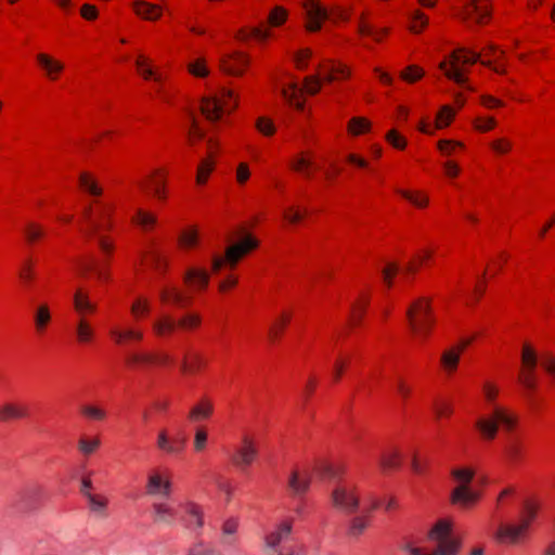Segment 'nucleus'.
I'll list each match as a JSON object with an SVG mask.
<instances>
[{
  "label": "nucleus",
  "instance_id": "nucleus-1",
  "mask_svg": "<svg viewBox=\"0 0 555 555\" xmlns=\"http://www.w3.org/2000/svg\"><path fill=\"white\" fill-rule=\"evenodd\" d=\"M350 76L351 69L348 65L336 60L324 59L318 64L317 74L305 78L302 88L291 76L282 79L279 82V88L282 98L289 106L302 111L305 107L304 92L314 95L321 90L322 82L331 83L348 79Z\"/></svg>",
  "mask_w": 555,
  "mask_h": 555
},
{
  "label": "nucleus",
  "instance_id": "nucleus-2",
  "mask_svg": "<svg viewBox=\"0 0 555 555\" xmlns=\"http://www.w3.org/2000/svg\"><path fill=\"white\" fill-rule=\"evenodd\" d=\"M504 56L505 51L493 44H489L480 53L465 48H457L448 54L439 63L438 67L448 79L453 80L460 86H466L467 70L478 61L496 74H506V66L502 61Z\"/></svg>",
  "mask_w": 555,
  "mask_h": 555
},
{
  "label": "nucleus",
  "instance_id": "nucleus-3",
  "mask_svg": "<svg viewBox=\"0 0 555 555\" xmlns=\"http://www.w3.org/2000/svg\"><path fill=\"white\" fill-rule=\"evenodd\" d=\"M483 401L490 408V414L478 417L475 421V428L480 438L485 441H493L499 434L500 427L504 433H513L519 428L520 416L509 406L498 402L501 387L493 380H486L481 386Z\"/></svg>",
  "mask_w": 555,
  "mask_h": 555
},
{
  "label": "nucleus",
  "instance_id": "nucleus-4",
  "mask_svg": "<svg viewBox=\"0 0 555 555\" xmlns=\"http://www.w3.org/2000/svg\"><path fill=\"white\" fill-rule=\"evenodd\" d=\"M259 246V240L251 233H246L238 241L225 247L224 253L211 255L212 274H225L218 282V292L227 294L233 291L238 284V276L234 273L238 263Z\"/></svg>",
  "mask_w": 555,
  "mask_h": 555
},
{
  "label": "nucleus",
  "instance_id": "nucleus-5",
  "mask_svg": "<svg viewBox=\"0 0 555 555\" xmlns=\"http://www.w3.org/2000/svg\"><path fill=\"white\" fill-rule=\"evenodd\" d=\"M116 209L117 206L113 201L95 199L83 209L81 215L80 232L95 236L101 251L107 257L114 251V243L107 233L114 228Z\"/></svg>",
  "mask_w": 555,
  "mask_h": 555
},
{
  "label": "nucleus",
  "instance_id": "nucleus-6",
  "mask_svg": "<svg viewBox=\"0 0 555 555\" xmlns=\"http://www.w3.org/2000/svg\"><path fill=\"white\" fill-rule=\"evenodd\" d=\"M454 483L450 492V502L460 509H473L482 499V491L473 488L472 482L476 476V469L472 466H455L450 472Z\"/></svg>",
  "mask_w": 555,
  "mask_h": 555
},
{
  "label": "nucleus",
  "instance_id": "nucleus-7",
  "mask_svg": "<svg viewBox=\"0 0 555 555\" xmlns=\"http://www.w3.org/2000/svg\"><path fill=\"white\" fill-rule=\"evenodd\" d=\"M238 107V95L229 88L211 89L202 99L201 109L210 121H219Z\"/></svg>",
  "mask_w": 555,
  "mask_h": 555
},
{
  "label": "nucleus",
  "instance_id": "nucleus-8",
  "mask_svg": "<svg viewBox=\"0 0 555 555\" xmlns=\"http://www.w3.org/2000/svg\"><path fill=\"white\" fill-rule=\"evenodd\" d=\"M410 331L416 339H426L436 324L431 308V299L420 297L415 299L406 311Z\"/></svg>",
  "mask_w": 555,
  "mask_h": 555
},
{
  "label": "nucleus",
  "instance_id": "nucleus-9",
  "mask_svg": "<svg viewBox=\"0 0 555 555\" xmlns=\"http://www.w3.org/2000/svg\"><path fill=\"white\" fill-rule=\"evenodd\" d=\"M454 521L451 518L438 519L428 531V539L436 544V555H457L460 541L453 531Z\"/></svg>",
  "mask_w": 555,
  "mask_h": 555
},
{
  "label": "nucleus",
  "instance_id": "nucleus-10",
  "mask_svg": "<svg viewBox=\"0 0 555 555\" xmlns=\"http://www.w3.org/2000/svg\"><path fill=\"white\" fill-rule=\"evenodd\" d=\"M332 506L346 514H353L360 507V487L352 482L337 483L331 494Z\"/></svg>",
  "mask_w": 555,
  "mask_h": 555
},
{
  "label": "nucleus",
  "instance_id": "nucleus-11",
  "mask_svg": "<svg viewBox=\"0 0 555 555\" xmlns=\"http://www.w3.org/2000/svg\"><path fill=\"white\" fill-rule=\"evenodd\" d=\"M172 472L166 466H155L147 470L145 479V493L151 496L168 498L173 491Z\"/></svg>",
  "mask_w": 555,
  "mask_h": 555
},
{
  "label": "nucleus",
  "instance_id": "nucleus-12",
  "mask_svg": "<svg viewBox=\"0 0 555 555\" xmlns=\"http://www.w3.org/2000/svg\"><path fill=\"white\" fill-rule=\"evenodd\" d=\"M539 359L535 347L526 341L521 347V365L518 374L519 383L527 389H533L537 385V370Z\"/></svg>",
  "mask_w": 555,
  "mask_h": 555
},
{
  "label": "nucleus",
  "instance_id": "nucleus-13",
  "mask_svg": "<svg viewBox=\"0 0 555 555\" xmlns=\"http://www.w3.org/2000/svg\"><path fill=\"white\" fill-rule=\"evenodd\" d=\"M167 177V168L155 167L139 182V188L156 201L166 202L168 198Z\"/></svg>",
  "mask_w": 555,
  "mask_h": 555
},
{
  "label": "nucleus",
  "instance_id": "nucleus-14",
  "mask_svg": "<svg viewBox=\"0 0 555 555\" xmlns=\"http://www.w3.org/2000/svg\"><path fill=\"white\" fill-rule=\"evenodd\" d=\"M35 63L41 75L50 82L59 81L66 70L63 60L46 51L36 53Z\"/></svg>",
  "mask_w": 555,
  "mask_h": 555
},
{
  "label": "nucleus",
  "instance_id": "nucleus-15",
  "mask_svg": "<svg viewBox=\"0 0 555 555\" xmlns=\"http://www.w3.org/2000/svg\"><path fill=\"white\" fill-rule=\"evenodd\" d=\"M250 66V56L244 51H230L219 59L220 70L232 77H242Z\"/></svg>",
  "mask_w": 555,
  "mask_h": 555
},
{
  "label": "nucleus",
  "instance_id": "nucleus-16",
  "mask_svg": "<svg viewBox=\"0 0 555 555\" xmlns=\"http://www.w3.org/2000/svg\"><path fill=\"white\" fill-rule=\"evenodd\" d=\"M469 340H464L443 349L439 356V369L446 377H453L461 363V358Z\"/></svg>",
  "mask_w": 555,
  "mask_h": 555
},
{
  "label": "nucleus",
  "instance_id": "nucleus-17",
  "mask_svg": "<svg viewBox=\"0 0 555 555\" xmlns=\"http://www.w3.org/2000/svg\"><path fill=\"white\" fill-rule=\"evenodd\" d=\"M305 13V29L309 33H318L324 22L330 17L326 8L319 0H302Z\"/></svg>",
  "mask_w": 555,
  "mask_h": 555
},
{
  "label": "nucleus",
  "instance_id": "nucleus-18",
  "mask_svg": "<svg viewBox=\"0 0 555 555\" xmlns=\"http://www.w3.org/2000/svg\"><path fill=\"white\" fill-rule=\"evenodd\" d=\"M258 457V447L256 440L249 436H243L240 446L231 456L233 466L241 470H245L254 464Z\"/></svg>",
  "mask_w": 555,
  "mask_h": 555
},
{
  "label": "nucleus",
  "instance_id": "nucleus-19",
  "mask_svg": "<svg viewBox=\"0 0 555 555\" xmlns=\"http://www.w3.org/2000/svg\"><path fill=\"white\" fill-rule=\"evenodd\" d=\"M179 520L193 530H198L204 526V508L191 499L181 500L178 503Z\"/></svg>",
  "mask_w": 555,
  "mask_h": 555
},
{
  "label": "nucleus",
  "instance_id": "nucleus-20",
  "mask_svg": "<svg viewBox=\"0 0 555 555\" xmlns=\"http://www.w3.org/2000/svg\"><path fill=\"white\" fill-rule=\"evenodd\" d=\"M211 274V269L208 270L205 266L193 264L184 271L183 282L191 291L202 293L208 288Z\"/></svg>",
  "mask_w": 555,
  "mask_h": 555
},
{
  "label": "nucleus",
  "instance_id": "nucleus-21",
  "mask_svg": "<svg viewBox=\"0 0 555 555\" xmlns=\"http://www.w3.org/2000/svg\"><path fill=\"white\" fill-rule=\"evenodd\" d=\"M72 302L76 319H90L99 309L98 302L91 299L89 291L83 287L76 288Z\"/></svg>",
  "mask_w": 555,
  "mask_h": 555
},
{
  "label": "nucleus",
  "instance_id": "nucleus-22",
  "mask_svg": "<svg viewBox=\"0 0 555 555\" xmlns=\"http://www.w3.org/2000/svg\"><path fill=\"white\" fill-rule=\"evenodd\" d=\"M528 531L519 522H501L494 533L499 543L515 545L525 540Z\"/></svg>",
  "mask_w": 555,
  "mask_h": 555
},
{
  "label": "nucleus",
  "instance_id": "nucleus-23",
  "mask_svg": "<svg viewBox=\"0 0 555 555\" xmlns=\"http://www.w3.org/2000/svg\"><path fill=\"white\" fill-rule=\"evenodd\" d=\"M461 16L464 20L474 21L478 24H486L491 16L489 0H469L464 5Z\"/></svg>",
  "mask_w": 555,
  "mask_h": 555
},
{
  "label": "nucleus",
  "instance_id": "nucleus-24",
  "mask_svg": "<svg viewBox=\"0 0 555 555\" xmlns=\"http://www.w3.org/2000/svg\"><path fill=\"white\" fill-rule=\"evenodd\" d=\"M151 515L155 524L172 526L179 520L178 505L169 501H157L151 506Z\"/></svg>",
  "mask_w": 555,
  "mask_h": 555
},
{
  "label": "nucleus",
  "instance_id": "nucleus-25",
  "mask_svg": "<svg viewBox=\"0 0 555 555\" xmlns=\"http://www.w3.org/2000/svg\"><path fill=\"white\" fill-rule=\"evenodd\" d=\"M108 335L116 345L139 343L144 338L143 331L132 325L121 326L113 324L109 327Z\"/></svg>",
  "mask_w": 555,
  "mask_h": 555
},
{
  "label": "nucleus",
  "instance_id": "nucleus-26",
  "mask_svg": "<svg viewBox=\"0 0 555 555\" xmlns=\"http://www.w3.org/2000/svg\"><path fill=\"white\" fill-rule=\"evenodd\" d=\"M293 518H285L278 522L264 535L266 546L275 548L282 543L286 542L293 530Z\"/></svg>",
  "mask_w": 555,
  "mask_h": 555
},
{
  "label": "nucleus",
  "instance_id": "nucleus-27",
  "mask_svg": "<svg viewBox=\"0 0 555 555\" xmlns=\"http://www.w3.org/2000/svg\"><path fill=\"white\" fill-rule=\"evenodd\" d=\"M215 413V401L209 396L201 397L190 409L188 420L191 423L208 421Z\"/></svg>",
  "mask_w": 555,
  "mask_h": 555
},
{
  "label": "nucleus",
  "instance_id": "nucleus-28",
  "mask_svg": "<svg viewBox=\"0 0 555 555\" xmlns=\"http://www.w3.org/2000/svg\"><path fill=\"white\" fill-rule=\"evenodd\" d=\"M202 233L197 224H189L181 229L177 237V245L181 250L192 251L199 248Z\"/></svg>",
  "mask_w": 555,
  "mask_h": 555
},
{
  "label": "nucleus",
  "instance_id": "nucleus-29",
  "mask_svg": "<svg viewBox=\"0 0 555 555\" xmlns=\"http://www.w3.org/2000/svg\"><path fill=\"white\" fill-rule=\"evenodd\" d=\"M289 167L302 177L311 178L315 170L314 153L312 151H300L296 153L289 162Z\"/></svg>",
  "mask_w": 555,
  "mask_h": 555
},
{
  "label": "nucleus",
  "instance_id": "nucleus-30",
  "mask_svg": "<svg viewBox=\"0 0 555 555\" xmlns=\"http://www.w3.org/2000/svg\"><path fill=\"white\" fill-rule=\"evenodd\" d=\"M77 184L80 192L93 198H99L104 193V189L99 177L92 171H81L78 176Z\"/></svg>",
  "mask_w": 555,
  "mask_h": 555
},
{
  "label": "nucleus",
  "instance_id": "nucleus-31",
  "mask_svg": "<svg viewBox=\"0 0 555 555\" xmlns=\"http://www.w3.org/2000/svg\"><path fill=\"white\" fill-rule=\"evenodd\" d=\"M310 482V470L307 467H296L288 477L287 486L295 495H301L308 491Z\"/></svg>",
  "mask_w": 555,
  "mask_h": 555
},
{
  "label": "nucleus",
  "instance_id": "nucleus-32",
  "mask_svg": "<svg viewBox=\"0 0 555 555\" xmlns=\"http://www.w3.org/2000/svg\"><path fill=\"white\" fill-rule=\"evenodd\" d=\"M53 320L52 310L47 302H39L33 310L34 330L37 335H44Z\"/></svg>",
  "mask_w": 555,
  "mask_h": 555
},
{
  "label": "nucleus",
  "instance_id": "nucleus-33",
  "mask_svg": "<svg viewBox=\"0 0 555 555\" xmlns=\"http://www.w3.org/2000/svg\"><path fill=\"white\" fill-rule=\"evenodd\" d=\"M131 9L135 16L146 22H157L163 16V7L146 0H133Z\"/></svg>",
  "mask_w": 555,
  "mask_h": 555
},
{
  "label": "nucleus",
  "instance_id": "nucleus-34",
  "mask_svg": "<svg viewBox=\"0 0 555 555\" xmlns=\"http://www.w3.org/2000/svg\"><path fill=\"white\" fill-rule=\"evenodd\" d=\"M86 505L89 513L98 518H106L109 514V498L103 492L89 493Z\"/></svg>",
  "mask_w": 555,
  "mask_h": 555
},
{
  "label": "nucleus",
  "instance_id": "nucleus-35",
  "mask_svg": "<svg viewBox=\"0 0 555 555\" xmlns=\"http://www.w3.org/2000/svg\"><path fill=\"white\" fill-rule=\"evenodd\" d=\"M506 433L508 436L504 441L503 446V454L507 463L515 464L522 457L524 454V443L519 436L515 433Z\"/></svg>",
  "mask_w": 555,
  "mask_h": 555
},
{
  "label": "nucleus",
  "instance_id": "nucleus-36",
  "mask_svg": "<svg viewBox=\"0 0 555 555\" xmlns=\"http://www.w3.org/2000/svg\"><path fill=\"white\" fill-rule=\"evenodd\" d=\"M151 328L156 337L167 338L178 328V321L172 315L163 313L152 321Z\"/></svg>",
  "mask_w": 555,
  "mask_h": 555
},
{
  "label": "nucleus",
  "instance_id": "nucleus-37",
  "mask_svg": "<svg viewBox=\"0 0 555 555\" xmlns=\"http://www.w3.org/2000/svg\"><path fill=\"white\" fill-rule=\"evenodd\" d=\"M541 502L539 499L530 496L524 500L518 522L529 532L530 527L537 519Z\"/></svg>",
  "mask_w": 555,
  "mask_h": 555
},
{
  "label": "nucleus",
  "instance_id": "nucleus-38",
  "mask_svg": "<svg viewBox=\"0 0 555 555\" xmlns=\"http://www.w3.org/2000/svg\"><path fill=\"white\" fill-rule=\"evenodd\" d=\"M397 194L405 199L416 209H426L429 207L430 197L427 191L422 189H398Z\"/></svg>",
  "mask_w": 555,
  "mask_h": 555
},
{
  "label": "nucleus",
  "instance_id": "nucleus-39",
  "mask_svg": "<svg viewBox=\"0 0 555 555\" xmlns=\"http://www.w3.org/2000/svg\"><path fill=\"white\" fill-rule=\"evenodd\" d=\"M135 68L143 80L160 81V77L156 75V73H159L160 70L155 65L153 59L149 55L144 53H138L135 57Z\"/></svg>",
  "mask_w": 555,
  "mask_h": 555
},
{
  "label": "nucleus",
  "instance_id": "nucleus-40",
  "mask_svg": "<svg viewBox=\"0 0 555 555\" xmlns=\"http://www.w3.org/2000/svg\"><path fill=\"white\" fill-rule=\"evenodd\" d=\"M403 462V454L399 447L390 446L386 448L379 459V465L383 470L390 472L397 470L401 467Z\"/></svg>",
  "mask_w": 555,
  "mask_h": 555
},
{
  "label": "nucleus",
  "instance_id": "nucleus-41",
  "mask_svg": "<svg viewBox=\"0 0 555 555\" xmlns=\"http://www.w3.org/2000/svg\"><path fill=\"white\" fill-rule=\"evenodd\" d=\"M208 365L207 359L198 352H192L184 356L181 363V371L188 375H196L206 370Z\"/></svg>",
  "mask_w": 555,
  "mask_h": 555
},
{
  "label": "nucleus",
  "instance_id": "nucleus-42",
  "mask_svg": "<svg viewBox=\"0 0 555 555\" xmlns=\"http://www.w3.org/2000/svg\"><path fill=\"white\" fill-rule=\"evenodd\" d=\"M74 331L78 344L89 345L95 338V330L90 319H75Z\"/></svg>",
  "mask_w": 555,
  "mask_h": 555
},
{
  "label": "nucleus",
  "instance_id": "nucleus-43",
  "mask_svg": "<svg viewBox=\"0 0 555 555\" xmlns=\"http://www.w3.org/2000/svg\"><path fill=\"white\" fill-rule=\"evenodd\" d=\"M159 300L164 305L184 307L188 305L186 297L176 285H164L159 289Z\"/></svg>",
  "mask_w": 555,
  "mask_h": 555
},
{
  "label": "nucleus",
  "instance_id": "nucleus-44",
  "mask_svg": "<svg viewBox=\"0 0 555 555\" xmlns=\"http://www.w3.org/2000/svg\"><path fill=\"white\" fill-rule=\"evenodd\" d=\"M29 416V409L26 404L9 402L0 406V422L23 420Z\"/></svg>",
  "mask_w": 555,
  "mask_h": 555
},
{
  "label": "nucleus",
  "instance_id": "nucleus-45",
  "mask_svg": "<svg viewBox=\"0 0 555 555\" xmlns=\"http://www.w3.org/2000/svg\"><path fill=\"white\" fill-rule=\"evenodd\" d=\"M156 447L165 454H178L183 450V442L172 439L167 429H160L156 438Z\"/></svg>",
  "mask_w": 555,
  "mask_h": 555
},
{
  "label": "nucleus",
  "instance_id": "nucleus-46",
  "mask_svg": "<svg viewBox=\"0 0 555 555\" xmlns=\"http://www.w3.org/2000/svg\"><path fill=\"white\" fill-rule=\"evenodd\" d=\"M152 311L151 299L142 294L135 295L130 305V313L135 321L144 320Z\"/></svg>",
  "mask_w": 555,
  "mask_h": 555
},
{
  "label": "nucleus",
  "instance_id": "nucleus-47",
  "mask_svg": "<svg viewBox=\"0 0 555 555\" xmlns=\"http://www.w3.org/2000/svg\"><path fill=\"white\" fill-rule=\"evenodd\" d=\"M437 151L444 159H453L466 149L464 142L453 139H440L436 143Z\"/></svg>",
  "mask_w": 555,
  "mask_h": 555
},
{
  "label": "nucleus",
  "instance_id": "nucleus-48",
  "mask_svg": "<svg viewBox=\"0 0 555 555\" xmlns=\"http://www.w3.org/2000/svg\"><path fill=\"white\" fill-rule=\"evenodd\" d=\"M188 73L198 79H205L210 75V67L208 65V60L204 55H197L192 57L186 63Z\"/></svg>",
  "mask_w": 555,
  "mask_h": 555
},
{
  "label": "nucleus",
  "instance_id": "nucleus-49",
  "mask_svg": "<svg viewBox=\"0 0 555 555\" xmlns=\"http://www.w3.org/2000/svg\"><path fill=\"white\" fill-rule=\"evenodd\" d=\"M371 302V291L361 289L351 306V318L354 322H360Z\"/></svg>",
  "mask_w": 555,
  "mask_h": 555
},
{
  "label": "nucleus",
  "instance_id": "nucleus-50",
  "mask_svg": "<svg viewBox=\"0 0 555 555\" xmlns=\"http://www.w3.org/2000/svg\"><path fill=\"white\" fill-rule=\"evenodd\" d=\"M347 133L352 137H360L367 134L372 131L373 124L370 119L363 116L351 117L347 122Z\"/></svg>",
  "mask_w": 555,
  "mask_h": 555
},
{
  "label": "nucleus",
  "instance_id": "nucleus-51",
  "mask_svg": "<svg viewBox=\"0 0 555 555\" xmlns=\"http://www.w3.org/2000/svg\"><path fill=\"white\" fill-rule=\"evenodd\" d=\"M282 217L289 225H297L306 219L307 209L298 204H291L284 207Z\"/></svg>",
  "mask_w": 555,
  "mask_h": 555
},
{
  "label": "nucleus",
  "instance_id": "nucleus-52",
  "mask_svg": "<svg viewBox=\"0 0 555 555\" xmlns=\"http://www.w3.org/2000/svg\"><path fill=\"white\" fill-rule=\"evenodd\" d=\"M77 271L81 276H88L90 273H93L95 279L101 282L105 283L109 280V272L106 268L89 263L87 261H81L78 267Z\"/></svg>",
  "mask_w": 555,
  "mask_h": 555
},
{
  "label": "nucleus",
  "instance_id": "nucleus-53",
  "mask_svg": "<svg viewBox=\"0 0 555 555\" xmlns=\"http://www.w3.org/2000/svg\"><path fill=\"white\" fill-rule=\"evenodd\" d=\"M131 221L143 231H151L156 225L157 218L155 214L143 208H138L132 216Z\"/></svg>",
  "mask_w": 555,
  "mask_h": 555
},
{
  "label": "nucleus",
  "instance_id": "nucleus-54",
  "mask_svg": "<svg viewBox=\"0 0 555 555\" xmlns=\"http://www.w3.org/2000/svg\"><path fill=\"white\" fill-rule=\"evenodd\" d=\"M429 25V17L420 9H414L409 15V30L414 35L422 34Z\"/></svg>",
  "mask_w": 555,
  "mask_h": 555
},
{
  "label": "nucleus",
  "instance_id": "nucleus-55",
  "mask_svg": "<svg viewBox=\"0 0 555 555\" xmlns=\"http://www.w3.org/2000/svg\"><path fill=\"white\" fill-rule=\"evenodd\" d=\"M456 116V109L450 105L444 104L440 106L435 116V124L438 130L446 129L451 126Z\"/></svg>",
  "mask_w": 555,
  "mask_h": 555
},
{
  "label": "nucleus",
  "instance_id": "nucleus-56",
  "mask_svg": "<svg viewBox=\"0 0 555 555\" xmlns=\"http://www.w3.org/2000/svg\"><path fill=\"white\" fill-rule=\"evenodd\" d=\"M209 444V431L206 426L199 425L194 429L192 448L194 453L202 454L205 453L208 449Z\"/></svg>",
  "mask_w": 555,
  "mask_h": 555
},
{
  "label": "nucleus",
  "instance_id": "nucleus-57",
  "mask_svg": "<svg viewBox=\"0 0 555 555\" xmlns=\"http://www.w3.org/2000/svg\"><path fill=\"white\" fill-rule=\"evenodd\" d=\"M489 149L495 156L503 157L512 153L514 142L505 135L495 137L489 142Z\"/></svg>",
  "mask_w": 555,
  "mask_h": 555
},
{
  "label": "nucleus",
  "instance_id": "nucleus-58",
  "mask_svg": "<svg viewBox=\"0 0 555 555\" xmlns=\"http://www.w3.org/2000/svg\"><path fill=\"white\" fill-rule=\"evenodd\" d=\"M216 160L211 157L203 158L196 168L195 182L198 186H203L208 182V179L215 170Z\"/></svg>",
  "mask_w": 555,
  "mask_h": 555
},
{
  "label": "nucleus",
  "instance_id": "nucleus-59",
  "mask_svg": "<svg viewBox=\"0 0 555 555\" xmlns=\"http://www.w3.org/2000/svg\"><path fill=\"white\" fill-rule=\"evenodd\" d=\"M125 363L130 369L152 367V352L133 351L128 353Z\"/></svg>",
  "mask_w": 555,
  "mask_h": 555
},
{
  "label": "nucleus",
  "instance_id": "nucleus-60",
  "mask_svg": "<svg viewBox=\"0 0 555 555\" xmlns=\"http://www.w3.org/2000/svg\"><path fill=\"white\" fill-rule=\"evenodd\" d=\"M424 76V68L416 64L408 65L399 72V78L409 85H414L421 81Z\"/></svg>",
  "mask_w": 555,
  "mask_h": 555
},
{
  "label": "nucleus",
  "instance_id": "nucleus-61",
  "mask_svg": "<svg viewBox=\"0 0 555 555\" xmlns=\"http://www.w3.org/2000/svg\"><path fill=\"white\" fill-rule=\"evenodd\" d=\"M256 131L264 138H272L278 132V127L274 120L269 116H258L255 119Z\"/></svg>",
  "mask_w": 555,
  "mask_h": 555
},
{
  "label": "nucleus",
  "instance_id": "nucleus-62",
  "mask_svg": "<svg viewBox=\"0 0 555 555\" xmlns=\"http://www.w3.org/2000/svg\"><path fill=\"white\" fill-rule=\"evenodd\" d=\"M473 128L479 133H487L494 130L498 126V120L494 116L477 115L472 120Z\"/></svg>",
  "mask_w": 555,
  "mask_h": 555
},
{
  "label": "nucleus",
  "instance_id": "nucleus-63",
  "mask_svg": "<svg viewBox=\"0 0 555 555\" xmlns=\"http://www.w3.org/2000/svg\"><path fill=\"white\" fill-rule=\"evenodd\" d=\"M380 499L372 492L364 491L360 488V507L364 514H370L371 512L377 509L380 506Z\"/></svg>",
  "mask_w": 555,
  "mask_h": 555
},
{
  "label": "nucleus",
  "instance_id": "nucleus-64",
  "mask_svg": "<svg viewBox=\"0 0 555 555\" xmlns=\"http://www.w3.org/2000/svg\"><path fill=\"white\" fill-rule=\"evenodd\" d=\"M100 446L101 440L99 437L88 436H81L77 443L78 451L85 456L93 454L100 448Z\"/></svg>",
  "mask_w": 555,
  "mask_h": 555
}]
</instances>
